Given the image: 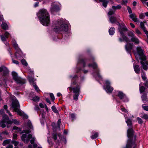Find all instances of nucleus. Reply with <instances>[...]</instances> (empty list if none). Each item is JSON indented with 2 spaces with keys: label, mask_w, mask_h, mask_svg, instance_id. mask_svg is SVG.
Wrapping results in <instances>:
<instances>
[{
  "label": "nucleus",
  "mask_w": 148,
  "mask_h": 148,
  "mask_svg": "<svg viewBox=\"0 0 148 148\" xmlns=\"http://www.w3.org/2000/svg\"><path fill=\"white\" fill-rule=\"evenodd\" d=\"M38 17L42 25L47 26L50 22V18L49 14L45 9L40 10L38 14Z\"/></svg>",
  "instance_id": "f03ea898"
},
{
  "label": "nucleus",
  "mask_w": 148,
  "mask_h": 148,
  "mask_svg": "<svg viewBox=\"0 0 148 148\" xmlns=\"http://www.w3.org/2000/svg\"><path fill=\"white\" fill-rule=\"evenodd\" d=\"M15 56L17 58H18L20 56L19 53L18 52H16L15 54Z\"/></svg>",
  "instance_id": "680f3d73"
},
{
  "label": "nucleus",
  "mask_w": 148,
  "mask_h": 148,
  "mask_svg": "<svg viewBox=\"0 0 148 148\" xmlns=\"http://www.w3.org/2000/svg\"><path fill=\"white\" fill-rule=\"evenodd\" d=\"M127 135L129 138L126 147L124 148H135L136 144L135 143L136 136L133 134V131L132 128L128 129L127 131Z\"/></svg>",
  "instance_id": "7ed1b4c3"
},
{
  "label": "nucleus",
  "mask_w": 148,
  "mask_h": 148,
  "mask_svg": "<svg viewBox=\"0 0 148 148\" xmlns=\"http://www.w3.org/2000/svg\"><path fill=\"white\" fill-rule=\"evenodd\" d=\"M145 23V22L144 21L143 22H141L140 23V27L143 30L145 28L144 26V23Z\"/></svg>",
  "instance_id": "c9c22d12"
},
{
  "label": "nucleus",
  "mask_w": 148,
  "mask_h": 148,
  "mask_svg": "<svg viewBox=\"0 0 148 148\" xmlns=\"http://www.w3.org/2000/svg\"><path fill=\"white\" fill-rule=\"evenodd\" d=\"M55 26L54 28V30L55 32L68 31V26L66 24L65 20L62 19L59 20L55 22Z\"/></svg>",
  "instance_id": "20e7f679"
},
{
  "label": "nucleus",
  "mask_w": 148,
  "mask_h": 148,
  "mask_svg": "<svg viewBox=\"0 0 148 148\" xmlns=\"http://www.w3.org/2000/svg\"><path fill=\"white\" fill-rule=\"evenodd\" d=\"M61 122V119H59L58 122L57 123V127L56 126V124L55 123H53L52 124V126H53V128L54 130L56 128H57L59 130H60V124Z\"/></svg>",
  "instance_id": "f3484780"
},
{
  "label": "nucleus",
  "mask_w": 148,
  "mask_h": 148,
  "mask_svg": "<svg viewBox=\"0 0 148 148\" xmlns=\"http://www.w3.org/2000/svg\"><path fill=\"white\" fill-rule=\"evenodd\" d=\"M13 46L16 49H18V47L17 44L15 42H14L13 43Z\"/></svg>",
  "instance_id": "ea45409f"
},
{
  "label": "nucleus",
  "mask_w": 148,
  "mask_h": 148,
  "mask_svg": "<svg viewBox=\"0 0 148 148\" xmlns=\"http://www.w3.org/2000/svg\"><path fill=\"white\" fill-rule=\"evenodd\" d=\"M129 16L134 22H136L138 21V19L135 14H131L129 15Z\"/></svg>",
  "instance_id": "6ab92c4d"
},
{
  "label": "nucleus",
  "mask_w": 148,
  "mask_h": 148,
  "mask_svg": "<svg viewBox=\"0 0 148 148\" xmlns=\"http://www.w3.org/2000/svg\"><path fill=\"white\" fill-rule=\"evenodd\" d=\"M76 82L75 81H74L71 83V87H72L73 86L76 85Z\"/></svg>",
  "instance_id": "052dcab7"
},
{
  "label": "nucleus",
  "mask_w": 148,
  "mask_h": 148,
  "mask_svg": "<svg viewBox=\"0 0 148 148\" xmlns=\"http://www.w3.org/2000/svg\"><path fill=\"white\" fill-rule=\"evenodd\" d=\"M52 138H53L55 140H56L57 139V135L56 134H53L52 136Z\"/></svg>",
  "instance_id": "09e8293b"
},
{
  "label": "nucleus",
  "mask_w": 148,
  "mask_h": 148,
  "mask_svg": "<svg viewBox=\"0 0 148 148\" xmlns=\"http://www.w3.org/2000/svg\"><path fill=\"white\" fill-rule=\"evenodd\" d=\"M79 93H75L73 96V99L75 100H77L78 99V97Z\"/></svg>",
  "instance_id": "f704fd0d"
},
{
  "label": "nucleus",
  "mask_w": 148,
  "mask_h": 148,
  "mask_svg": "<svg viewBox=\"0 0 148 148\" xmlns=\"http://www.w3.org/2000/svg\"><path fill=\"white\" fill-rule=\"evenodd\" d=\"M35 110H39V108L38 106H35Z\"/></svg>",
  "instance_id": "0e129e2a"
},
{
  "label": "nucleus",
  "mask_w": 148,
  "mask_h": 148,
  "mask_svg": "<svg viewBox=\"0 0 148 148\" xmlns=\"http://www.w3.org/2000/svg\"><path fill=\"white\" fill-rule=\"evenodd\" d=\"M145 61L142 60L140 62V63L142 65L143 69L145 70H147L148 69V62L146 61L145 63L144 62Z\"/></svg>",
  "instance_id": "2eb2a0df"
},
{
  "label": "nucleus",
  "mask_w": 148,
  "mask_h": 148,
  "mask_svg": "<svg viewBox=\"0 0 148 148\" xmlns=\"http://www.w3.org/2000/svg\"><path fill=\"white\" fill-rule=\"evenodd\" d=\"M27 125L29 129L23 130L22 133H25V134L22 135L21 137V139L25 143H27L29 142L30 139L31 138L30 143L31 144L33 145L34 147L33 148H36L37 145L36 144H34V141L35 140V138L34 137H32V135L31 134L27 135V134L31 132V130H33V126L30 121H28L27 123Z\"/></svg>",
  "instance_id": "f257e3e1"
},
{
  "label": "nucleus",
  "mask_w": 148,
  "mask_h": 148,
  "mask_svg": "<svg viewBox=\"0 0 148 148\" xmlns=\"http://www.w3.org/2000/svg\"><path fill=\"white\" fill-rule=\"evenodd\" d=\"M115 31V29L113 27H111L109 30V32L110 35H113Z\"/></svg>",
  "instance_id": "393cba45"
},
{
  "label": "nucleus",
  "mask_w": 148,
  "mask_h": 148,
  "mask_svg": "<svg viewBox=\"0 0 148 148\" xmlns=\"http://www.w3.org/2000/svg\"><path fill=\"white\" fill-rule=\"evenodd\" d=\"M70 90H73L74 93H79L80 92V88L78 86H77L75 88H72V87H69Z\"/></svg>",
  "instance_id": "dca6fc26"
},
{
  "label": "nucleus",
  "mask_w": 148,
  "mask_h": 148,
  "mask_svg": "<svg viewBox=\"0 0 148 148\" xmlns=\"http://www.w3.org/2000/svg\"><path fill=\"white\" fill-rule=\"evenodd\" d=\"M12 143L14 144V145L16 146L18 144V142L17 141H16L14 140H12Z\"/></svg>",
  "instance_id": "a18cd8bd"
},
{
  "label": "nucleus",
  "mask_w": 148,
  "mask_h": 148,
  "mask_svg": "<svg viewBox=\"0 0 148 148\" xmlns=\"http://www.w3.org/2000/svg\"><path fill=\"white\" fill-rule=\"evenodd\" d=\"M0 73H1L3 75H5L8 73V71L7 68L2 66L0 67Z\"/></svg>",
  "instance_id": "9d476101"
},
{
  "label": "nucleus",
  "mask_w": 148,
  "mask_h": 148,
  "mask_svg": "<svg viewBox=\"0 0 148 148\" xmlns=\"http://www.w3.org/2000/svg\"><path fill=\"white\" fill-rule=\"evenodd\" d=\"M1 40L3 41H4L6 40V39L7 38H6L5 36V37L3 35H1Z\"/></svg>",
  "instance_id": "49530a36"
},
{
  "label": "nucleus",
  "mask_w": 148,
  "mask_h": 148,
  "mask_svg": "<svg viewBox=\"0 0 148 148\" xmlns=\"http://www.w3.org/2000/svg\"><path fill=\"white\" fill-rule=\"evenodd\" d=\"M13 78L18 83L23 84V79L21 77L18 76L17 73L13 71L12 73Z\"/></svg>",
  "instance_id": "6e6552de"
},
{
  "label": "nucleus",
  "mask_w": 148,
  "mask_h": 148,
  "mask_svg": "<svg viewBox=\"0 0 148 148\" xmlns=\"http://www.w3.org/2000/svg\"><path fill=\"white\" fill-rule=\"evenodd\" d=\"M106 88L105 89L106 90L107 92H111L113 90V88L110 86V82L107 80L106 81Z\"/></svg>",
  "instance_id": "9b49d317"
},
{
  "label": "nucleus",
  "mask_w": 148,
  "mask_h": 148,
  "mask_svg": "<svg viewBox=\"0 0 148 148\" xmlns=\"http://www.w3.org/2000/svg\"><path fill=\"white\" fill-rule=\"evenodd\" d=\"M139 18L141 19H143L144 18L145 16L144 14L143 13H141L140 14L139 16Z\"/></svg>",
  "instance_id": "c03bdc74"
},
{
  "label": "nucleus",
  "mask_w": 148,
  "mask_h": 148,
  "mask_svg": "<svg viewBox=\"0 0 148 148\" xmlns=\"http://www.w3.org/2000/svg\"><path fill=\"white\" fill-rule=\"evenodd\" d=\"M109 19L110 21L112 23H115L117 21L116 18L113 17H110V18Z\"/></svg>",
  "instance_id": "a878e982"
},
{
  "label": "nucleus",
  "mask_w": 148,
  "mask_h": 148,
  "mask_svg": "<svg viewBox=\"0 0 148 148\" xmlns=\"http://www.w3.org/2000/svg\"><path fill=\"white\" fill-rule=\"evenodd\" d=\"M130 25H131L132 27L133 28H134L135 27V25L132 23H130Z\"/></svg>",
  "instance_id": "338daca9"
},
{
  "label": "nucleus",
  "mask_w": 148,
  "mask_h": 148,
  "mask_svg": "<svg viewBox=\"0 0 148 148\" xmlns=\"http://www.w3.org/2000/svg\"><path fill=\"white\" fill-rule=\"evenodd\" d=\"M147 94L146 93H143L141 96L142 100L143 101H146L147 99Z\"/></svg>",
  "instance_id": "412c9836"
},
{
  "label": "nucleus",
  "mask_w": 148,
  "mask_h": 148,
  "mask_svg": "<svg viewBox=\"0 0 148 148\" xmlns=\"http://www.w3.org/2000/svg\"><path fill=\"white\" fill-rule=\"evenodd\" d=\"M28 77L29 81L31 84H32L33 83H34V82L35 81L34 76L33 73H32L31 75H29Z\"/></svg>",
  "instance_id": "a211bd4d"
},
{
  "label": "nucleus",
  "mask_w": 148,
  "mask_h": 148,
  "mask_svg": "<svg viewBox=\"0 0 148 148\" xmlns=\"http://www.w3.org/2000/svg\"><path fill=\"white\" fill-rule=\"evenodd\" d=\"M100 2L102 3L103 5L105 8L107 6V4L108 3V1L106 0H99Z\"/></svg>",
  "instance_id": "5701e85b"
},
{
  "label": "nucleus",
  "mask_w": 148,
  "mask_h": 148,
  "mask_svg": "<svg viewBox=\"0 0 148 148\" xmlns=\"http://www.w3.org/2000/svg\"><path fill=\"white\" fill-rule=\"evenodd\" d=\"M141 83H140L139 84V90L140 93L143 92L145 90V88L143 86H141Z\"/></svg>",
  "instance_id": "b1692460"
},
{
  "label": "nucleus",
  "mask_w": 148,
  "mask_h": 148,
  "mask_svg": "<svg viewBox=\"0 0 148 148\" xmlns=\"http://www.w3.org/2000/svg\"><path fill=\"white\" fill-rule=\"evenodd\" d=\"M115 12V10H114L112 9H110L108 13V15H111L113 14Z\"/></svg>",
  "instance_id": "c85d7f7f"
},
{
  "label": "nucleus",
  "mask_w": 148,
  "mask_h": 148,
  "mask_svg": "<svg viewBox=\"0 0 148 148\" xmlns=\"http://www.w3.org/2000/svg\"><path fill=\"white\" fill-rule=\"evenodd\" d=\"M21 62L23 64L25 65V66H27L28 64L25 60L23 59L21 60Z\"/></svg>",
  "instance_id": "4c0bfd02"
},
{
  "label": "nucleus",
  "mask_w": 148,
  "mask_h": 148,
  "mask_svg": "<svg viewBox=\"0 0 148 148\" xmlns=\"http://www.w3.org/2000/svg\"><path fill=\"white\" fill-rule=\"evenodd\" d=\"M32 85L34 86V88L37 92H38L39 91V89L34 83H33Z\"/></svg>",
  "instance_id": "58836bf2"
},
{
  "label": "nucleus",
  "mask_w": 148,
  "mask_h": 148,
  "mask_svg": "<svg viewBox=\"0 0 148 148\" xmlns=\"http://www.w3.org/2000/svg\"><path fill=\"white\" fill-rule=\"evenodd\" d=\"M13 130H16L17 131H21V129L20 128H18L16 127L15 126L13 127Z\"/></svg>",
  "instance_id": "37998d69"
},
{
  "label": "nucleus",
  "mask_w": 148,
  "mask_h": 148,
  "mask_svg": "<svg viewBox=\"0 0 148 148\" xmlns=\"http://www.w3.org/2000/svg\"><path fill=\"white\" fill-rule=\"evenodd\" d=\"M9 34H10L8 32H6L5 33L4 35H5V36L6 38H8V36L9 35Z\"/></svg>",
  "instance_id": "5fc2aeb1"
},
{
  "label": "nucleus",
  "mask_w": 148,
  "mask_h": 148,
  "mask_svg": "<svg viewBox=\"0 0 148 148\" xmlns=\"http://www.w3.org/2000/svg\"><path fill=\"white\" fill-rule=\"evenodd\" d=\"M141 77L143 80H147V78L145 76V73L143 71L142 72Z\"/></svg>",
  "instance_id": "cd10ccee"
},
{
  "label": "nucleus",
  "mask_w": 148,
  "mask_h": 148,
  "mask_svg": "<svg viewBox=\"0 0 148 148\" xmlns=\"http://www.w3.org/2000/svg\"><path fill=\"white\" fill-rule=\"evenodd\" d=\"M39 97L38 96H36L33 98L32 100L33 101H38L39 100Z\"/></svg>",
  "instance_id": "a19ab883"
},
{
  "label": "nucleus",
  "mask_w": 148,
  "mask_h": 148,
  "mask_svg": "<svg viewBox=\"0 0 148 148\" xmlns=\"http://www.w3.org/2000/svg\"><path fill=\"white\" fill-rule=\"evenodd\" d=\"M137 120L138 121V122L139 124H141L142 123L143 121L141 118L139 117H138L137 118Z\"/></svg>",
  "instance_id": "79ce46f5"
},
{
  "label": "nucleus",
  "mask_w": 148,
  "mask_h": 148,
  "mask_svg": "<svg viewBox=\"0 0 148 148\" xmlns=\"http://www.w3.org/2000/svg\"><path fill=\"white\" fill-rule=\"evenodd\" d=\"M12 107L15 111H19L20 106L18 101L16 99L13 101L12 103Z\"/></svg>",
  "instance_id": "1a4fd4ad"
},
{
  "label": "nucleus",
  "mask_w": 148,
  "mask_h": 148,
  "mask_svg": "<svg viewBox=\"0 0 148 148\" xmlns=\"http://www.w3.org/2000/svg\"><path fill=\"white\" fill-rule=\"evenodd\" d=\"M60 9L58 6L56 5H53L50 9V11L52 13H54L55 12L58 11Z\"/></svg>",
  "instance_id": "f8f14e48"
},
{
  "label": "nucleus",
  "mask_w": 148,
  "mask_h": 148,
  "mask_svg": "<svg viewBox=\"0 0 148 148\" xmlns=\"http://www.w3.org/2000/svg\"><path fill=\"white\" fill-rule=\"evenodd\" d=\"M50 96L52 100L54 101L55 99V97L53 95L52 93H51L50 94Z\"/></svg>",
  "instance_id": "8fccbe9b"
},
{
  "label": "nucleus",
  "mask_w": 148,
  "mask_h": 148,
  "mask_svg": "<svg viewBox=\"0 0 148 148\" xmlns=\"http://www.w3.org/2000/svg\"><path fill=\"white\" fill-rule=\"evenodd\" d=\"M39 106L42 108H43L44 107V105L42 103H40L39 104Z\"/></svg>",
  "instance_id": "e2e57ef3"
},
{
  "label": "nucleus",
  "mask_w": 148,
  "mask_h": 148,
  "mask_svg": "<svg viewBox=\"0 0 148 148\" xmlns=\"http://www.w3.org/2000/svg\"><path fill=\"white\" fill-rule=\"evenodd\" d=\"M118 95L121 99H125V100H124V101H128V99L126 97L125 95L121 92L119 91L118 92Z\"/></svg>",
  "instance_id": "ddd939ff"
},
{
  "label": "nucleus",
  "mask_w": 148,
  "mask_h": 148,
  "mask_svg": "<svg viewBox=\"0 0 148 148\" xmlns=\"http://www.w3.org/2000/svg\"><path fill=\"white\" fill-rule=\"evenodd\" d=\"M11 140L10 139H7L5 140L3 143V146H5L6 145L9 143L11 141Z\"/></svg>",
  "instance_id": "c756f323"
},
{
  "label": "nucleus",
  "mask_w": 148,
  "mask_h": 148,
  "mask_svg": "<svg viewBox=\"0 0 148 148\" xmlns=\"http://www.w3.org/2000/svg\"><path fill=\"white\" fill-rule=\"evenodd\" d=\"M71 118L73 120L75 118V116L73 114H71Z\"/></svg>",
  "instance_id": "bf43d9fd"
},
{
  "label": "nucleus",
  "mask_w": 148,
  "mask_h": 148,
  "mask_svg": "<svg viewBox=\"0 0 148 148\" xmlns=\"http://www.w3.org/2000/svg\"><path fill=\"white\" fill-rule=\"evenodd\" d=\"M133 45L130 43H128L125 45V49L127 51L129 52L132 49L133 47Z\"/></svg>",
  "instance_id": "4468645a"
},
{
  "label": "nucleus",
  "mask_w": 148,
  "mask_h": 148,
  "mask_svg": "<svg viewBox=\"0 0 148 148\" xmlns=\"http://www.w3.org/2000/svg\"><path fill=\"white\" fill-rule=\"evenodd\" d=\"M12 62L14 63H15V64H19L18 62L16 60H15L13 59H12Z\"/></svg>",
  "instance_id": "6e6d98bb"
},
{
  "label": "nucleus",
  "mask_w": 148,
  "mask_h": 148,
  "mask_svg": "<svg viewBox=\"0 0 148 148\" xmlns=\"http://www.w3.org/2000/svg\"><path fill=\"white\" fill-rule=\"evenodd\" d=\"M112 8L113 10H114L116 11V9H120L121 8V6L120 5H118L116 6H112Z\"/></svg>",
  "instance_id": "2f4dec72"
},
{
  "label": "nucleus",
  "mask_w": 148,
  "mask_h": 148,
  "mask_svg": "<svg viewBox=\"0 0 148 148\" xmlns=\"http://www.w3.org/2000/svg\"><path fill=\"white\" fill-rule=\"evenodd\" d=\"M98 134L97 133H95L94 135L91 136V138L93 139H95L98 137Z\"/></svg>",
  "instance_id": "e433bc0d"
},
{
  "label": "nucleus",
  "mask_w": 148,
  "mask_h": 148,
  "mask_svg": "<svg viewBox=\"0 0 148 148\" xmlns=\"http://www.w3.org/2000/svg\"><path fill=\"white\" fill-rule=\"evenodd\" d=\"M120 34L121 36L123 38V39L126 42L131 41L134 43L135 44L138 45L140 42L139 39L136 37L135 35L134 34L132 31L129 32L127 34L128 36L130 37V40L127 37L124 35L122 31L119 30Z\"/></svg>",
  "instance_id": "39448f33"
},
{
  "label": "nucleus",
  "mask_w": 148,
  "mask_h": 148,
  "mask_svg": "<svg viewBox=\"0 0 148 148\" xmlns=\"http://www.w3.org/2000/svg\"><path fill=\"white\" fill-rule=\"evenodd\" d=\"M88 66L89 67L91 66L94 69H96L97 67V64L95 62H94L92 64H89L88 65Z\"/></svg>",
  "instance_id": "bb28decb"
},
{
  "label": "nucleus",
  "mask_w": 148,
  "mask_h": 148,
  "mask_svg": "<svg viewBox=\"0 0 148 148\" xmlns=\"http://www.w3.org/2000/svg\"><path fill=\"white\" fill-rule=\"evenodd\" d=\"M13 123L15 124H18L19 122L16 120H12V121L9 119L6 115H3V119L0 121V125L3 128H4L6 126V124L7 125L8 128L10 127L11 125Z\"/></svg>",
  "instance_id": "423d86ee"
},
{
  "label": "nucleus",
  "mask_w": 148,
  "mask_h": 148,
  "mask_svg": "<svg viewBox=\"0 0 148 148\" xmlns=\"http://www.w3.org/2000/svg\"><path fill=\"white\" fill-rule=\"evenodd\" d=\"M17 114L20 116H22L23 118L27 119L28 118V116L24 113L23 112H17Z\"/></svg>",
  "instance_id": "aec40b11"
},
{
  "label": "nucleus",
  "mask_w": 148,
  "mask_h": 148,
  "mask_svg": "<svg viewBox=\"0 0 148 148\" xmlns=\"http://www.w3.org/2000/svg\"><path fill=\"white\" fill-rule=\"evenodd\" d=\"M127 10L128 11V12L130 14H131V13H132V10H131V8L130 7H127Z\"/></svg>",
  "instance_id": "603ef678"
},
{
  "label": "nucleus",
  "mask_w": 148,
  "mask_h": 148,
  "mask_svg": "<svg viewBox=\"0 0 148 148\" xmlns=\"http://www.w3.org/2000/svg\"><path fill=\"white\" fill-rule=\"evenodd\" d=\"M126 122L128 126H131L132 125V121L130 119H127V120L126 121Z\"/></svg>",
  "instance_id": "473e14b6"
},
{
  "label": "nucleus",
  "mask_w": 148,
  "mask_h": 148,
  "mask_svg": "<svg viewBox=\"0 0 148 148\" xmlns=\"http://www.w3.org/2000/svg\"><path fill=\"white\" fill-rule=\"evenodd\" d=\"M134 69L136 73H139L140 71V68L138 65H136L134 66Z\"/></svg>",
  "instance_id": "4be33fe9"
},
{
  "label": "nucleus",
  "mask_w": 148,
  "mask_h": 148,
  "mask_svg": "<svg viewBox=\"0 0 148 148\" xmlns=\"http://www.w3.org/2000/svg\"><path fill=\"white\" fill-rule=\"evenodd\" d=\"M142 107L143 108L144 110L147 111H148V106H142Z\"/></svg>",
  "instance_id": "864d4df0"
},
{
  "label": "nucleus",
  "mask_w": 148,
  "mask_h": 148,
  "mask_svg": "<svg viewBox=\"0 0 148 148\" xmlns=\"http://www.w3.org/2000/svg\"><path fill=\"white\" fill-rule=\"evenodd\" d=\"M136 51L137 54L138 55L139 58L140 60H146V56L144 55V51L140 46L137 47Z\"/></svg>",
  "instance_id": "0eeeda50"
},
{
  "label": "nucleus",
  "mask_w": 148,
  "mask_h": 148,
  "mask_svg": "<svg viewBox=\"0 0 148 148\" xmlns=\"http://www.w3.org/2000/svg\"><path fill=\"white\" fill-rule=\"evenodd\" d=\"M135 32H136V34H137L138 35H139L140 34H141V32L138 29H135Z\"/></svg>",
  "instance_id": "de8ad7c7"
},
{
  "label": "nucleus",
  "mask_w": 148,
  "mask_h": 148,
  "mask_svg": "<svg viewBox=\"0 0 148 148\" xmlns=\"http://www.w3.org/2000/svg\"><path fill=\"white\" fill-rule=\"evenodd\" d=\"M143 30L144 32H145V33L146 35L148 34V31L146 30L145 29H145H143Z\"/></svg>",
  "instance_id": "69168bd1"
},
{
  "label": "nucleus",
  "mask_w": 148,
  "mask_h": 148,
  "mask_svg": "<svg viewBox=\"0 0 148 148\" xmlns=\"http://www.w3.org/2000/svg\"><path fill=\"white\" fill-rule=\"evenodd\" d=\"M17 135L16 134H13V138L14 139H15L16 138H17Z\"/></svg>",
  "instance_id": "13d9d810"
},
{
  "label": "nucleus",
  "mask_w": 148,
  "mask_h": 148,
  "mask_svg": "<svg viewBox=\"0 0 148 148\" xmlns=\"http://www.w3.org/2000/svg\"><path fill=\"white\" fill-rule=\"evenodd\" d=\"M140 116L143 118L145 119V120H148V115L146 114H140Z\"/></svg>",
  "instance_id": "7c9ffc66"
},
{
  "label": "nucleus",
  "mask_w": 148,
  "mask_h": 148,
  "mask_svg": "<svg viewBox=\"0 0 148 148\" xmlns=\"http://www.w3.org/2000/svg\"><path fill=\"white\" fill-rule=\"evenodd\" d=\"M1 26L2 28L4 29H6L8 28V25L5 23H3Z\"/></svg>",
  "instance_id": "72a5a7b5"
},
{
  "label": "nucleus",
  "mask_w": 148,
  "mask_h": 148,
  "mask_svg": "<svg viewBox=\"0 0 148 148\" xmlns=\"http://www.w3.org/2000/svg\"><path fill=\"white\" fill-rule=\"evenodd\" d=\"M13 148V146L12 145H9L6 147V148Z\"/></svg>",
  "instance_id": "774afa93"
},
{
  "label": "nucleus",
  "mask_w": 148,
  "mask_h": 148,
  "mask_svg": "<svg viewBox=\"0 0 148 148\" xmlns=\"http://www.w3.org/2000/svg\"><path fill=\"white\" fill-rule=\"evenodd\" d=\"M145 85L146 87H148V81L147 80H146V82L145 83Z\"/></svg>",
  "instance_id": "4d7b16f0"
},
{
  "label": "nucleus",
  "mask_w": 148,
  "mask_h": 148,
  "mask_svg": "<svg viewBox=\"0 0 148 148\" xmlns=\"http://www.w3.org/2000/svg\"><path fill=\"white\" fill-rule=\"evenodd\" d=\"M51 109L53 111H58V110L56 108L55 106H52Z\"/></svg>",
  "instance_id": "3c124183"
}]
</instances>
